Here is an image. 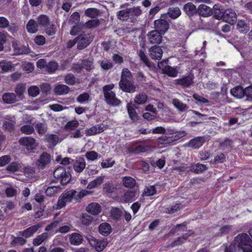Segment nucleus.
<instances>
[{
  "label": "nucleus",
  "mask_w": 252,
  "mask_h": 252,
  "mask_svg": "<svg viewBox=\"0 0 252 252\" xmlns=\"http://www.w3.org/2000/svg\"><path fill=\"white\" fill-rule=\"evenodd\" d=\"M104 130V126L101 125H96L92 127L87 129L86 134L87 136L95 135L99 133Z\"/></svg>",
  "instance_id": "nucleus-24"
},
{
  "label": "nucleus",
  "mask_w": 252,
  "mask_h": 252,
  "mask_svg": "<svg viewBox=\"0 0 252 252\" xmlns=\"http://www.w3.org/2000/svg\"><path fill=\"white\" fill-rule=\"evenodd\" d=\"M222 15L218 16V19L222 18L225 22L233 25L237 20V15L235 11L232 9H227L223 12Z\"/></svg>",
  "instance_id": "nucleus-8"
},
{
  "label": "nucleus",
  "mask_w": 252,
  "mask_h": 252,
  "mask_svg": "<svg viewBox=\"0 0 252 252\" xmlns=\"http://www.w3.org/2000/svg\"><path fill=\"white\" fill-rule=\"evenodd\" d=\"M21 131L24 134H31L34 131V128L31 125H24L21 127Z\"/></svg>",
  "instance_id": "nucleus-56"
},
{
  "label": "nucleus",
  "mask_w": 252,
  "mask_h": 252,
  "mask_svg": "<svg viewBox=\"0 0 252 252\" xmlns=\"http://www.w3.org/2000/svg\"><path fill=\"white\" fill-rule=\"evenodd\" d=\"M28 94L31 96L35 97L39 94V89L36 86H31L28 89Z\"/></svg>",
  "instance_id": "nucleus-60"
},
{
  "label": "nucleus",
  "mask_w": 252,
  "mask_h": 252,
  "mask_svg": "<svg viewBox=\"0 0 252 252\" xmlns=\"http://www.w3.org/2000/svg\"><path fill=\"white\" fill-rule=\"evenodd\" d=\"M51 156L47 153H42L36 162V165L38 169H44L50 162Z\"/></svg>",
  "instance_id": "nucleus-13"
},
{
  "label": "nucleus",
  "mask_w": 252,
  "mask_h": 252,
  "mask_svg": "<svg viewBox=\"0 0 252 252\" xmlns=\"http://www.w3.org/2000/svg\"><path fill=\"white\" fill-rule=\"evenodd\" d=\"M252 241L246 233L238 235L234 240V245L226 248L225 252H252Z\"/></svg>",
  "instance_id": "nucleus-1"
},
{
  "label": "nucleus",
  "mask_w": 252,
  "mask_h": 252,
  "mask_svg": "<svg viewBox=\"0 0 252 252\" xmlns=\"http://www.w3.org/2000/svg\"><path fill=\"white\" fill-rule=\"evenodd\" d=\"M15 92L17 96L20 99H23L24 98V93L25 92V87L22 84H18L15 89Z\"/></svg>",
  "instance_id": "nucleus-47"
},
{
  "label": "nucleus",
  "mask_w": 252,
  "mask_h": 252,
  "mask_svg": "<svg viewBox=\"0 0 252 252\" xmlns=\"http://www.w3.org/2000/svg\"><path fill=\"white\" fill-rule=\"evenodd\" d=\"M162 35L163 34L154 30L148 32V39L151 44H159L162 40Z\"/></svg>",
  "instance_id": "nucleus-10"
},
{
  "label": "nucleus",
  "mask_w": 252,
  "mask_h": 252,
  "mask_svg": "<svg viewBox=\"0 0 252 252\" xmlns=\"http://www.w3.org/2000/svg\"><path fill=\"white\" fill-rule=\"evenodd\" d=\"M180 136L176 133L170 134L169 136L162 135L158 138V141L160 144H170L172 142L179 139Z\"/></svg>",
  "instance_id": "nucleus-15"
},
{
  "label": "nucleus",
  "mask_w": 252,
  "mask_h": 252,
  "mask_svg": "<svg viewBox=\"0 0 252 252\" xmlns=\"http://www.w3.org/2000/svg\"><path fill=\"white\" fill-rule=\"evenodd\" d=\"M77 48L78 50H82L86 48L92 42L90 36L86 34H81L76 37Z\"/></svg>",
  "instance_id": "nucleus-9"
},
{
  "label": "nucleus",
  "mask_w": 252,
  "mask_h": 252,
  "mask_svg": "<svg viewBox=\"0 0 252 252\" xmlns=\"http://www.w3.org/2000/svg\"><path fill=\"white\" fill-rule=\"evenodd\" d=\"M82 67L87 70H91L94 68L93 62L88 60H84L82 62Z\"/></svg>",
  "instance_id": "nucleus-63"
},
{
  "label": "nucleus",
  "mask_w": 252,
  "mask_h": 252,
  "mask_svg": "<svg viewBox=\"0 0 252 252\" xmlns=\"http://www.w3.org/2000/svg\"><path fill=\"white\" fill-rule=\"evenodd\" d=\"M76 193L77 191L76 190H70L66 191L62 194L63 197V199L65 200L66 203H67L71 202L73 199L75 200Z\"/></svg>",
  "instance_id": "nucleus-32"
},
{
  "label": "nucleus",
  "mask_w": 252,
  "mask_h": 252,
  "mask_svg": "<svg viewBox=\"0 0 252 252\" xmlns=\"http://www.w3.org/2000/svg\"><path fill=\"white\" fill-rule=\"evenodd\" d=\"M90 96L88 93H84L78 95L76 100L80 103H86L90 100Z\"/></svg>",
  "instance_id": "nucleus-51"
},
{
  "label": "nucleus",
  "mask_w": 252,
  "mask_h": 252,
  "mask_svg": "<svg viewBox=\"0 0 252 252\" xmlns=\"http://www.w3.org/2000/svg\"><path fill=\"white\" fill-rule=\"evenodd\" d=\"M104 179V176L97 177L96 179L89 183L87 186V188L88 189H91L99 187L103 183Z\"/></svg>",
  "instance_id": "nucleus-27"
},
{
  "label": "nucleus",
  "mask_w": 252,
  "mask_h": 252,
  "mask_svg": "<svg viewBox=\"0 0 252 252\" xmlns=\"http://www.w3.org/2000/svg\"><path fill=\"white\" fill-rule=\"evenodd\" d=\"M111 231V225L106 222L101 223L99 227L100 233L104 236L108 235Z\"/></svg>",
  "instance_id": "nucleus-36"
},
{
  "label": "nucleus",
  "mask_w": 252,
  "mask_h": 252,
  "mask_svg": "<svg viewBox=\"0 0 252 252\" xmlns=\"http://www.w3.org/2000/svg\"><path fill=\"white\" fill-rule=\"evenodd\" d=\"M14 54L16 55L27 54L29 53L28 49L24 46L14 42L12 44Z\"/></svg>",
  "instance_id": "nucleus-22"
},
{
  "label": "nucleus",
  "mask_w": 252,
  "mask_h": 252,
  "mask_svg": "<svg viewBox=\"0 0 252 252\" xmlns=\"http://www.w3.org/2000/svg\"><path fill=\"white\" fill-rule=\"evenodd\" d=\"M48 236V233L46 232L38 235L33 240V244L36 246L40 245L42 242L47 240Z\"/></svg>",
  "instance_id": "nucleus-40"
},
{
  "label": "nucleus",
  "mask_w": 252,
  "mask_h": 252,
  "mask_svg": "<svg viewBox=\"0 0 252 252\" xmlns=\"http://www.w3.org/2000/svg\"><path fill=\"white\" fill-rule=\"evenodd\" d=\"M41 226V225L40 224H36L26 229L24 231H20L19 234L20 235L26 238L30 237L32 236Z\"/></svg>",
  "instance_id": "nucleus-16"
},
{
  "label": "nucleus",
  "mask_w": 252,
  "mask_h": 252,
  "mask_svg": "<svg viewBox=\"0 0 252 252\" xmlns=\"http://www.w3.org/2000/svg\"><path fill=\"white\" fill-rule=\"evenodd\" d=\"M80 21V15L77 12H74L69 18L68 23L71 25H78Z\"/></svg>",
  "instance_id": "nucleus-49"
},
{
  "label": "nucleus",
  "mask_w": 252,
  "mask_h": 252,
  "mask_svg": "<svg viewBox=\"0 0 252 252\" xmlns=\"http://www.w3.org/2000/svg\"><path fill=\"white\" fill-rule=\"evenodd\" d=\"M83 238L81 235L77 233H73L69 236L70 243L73 245H79L82 243Z\"/></svg>",
  "instance_id": "nucleus-26"
},
{
  "label": "nucleus",
  "mask_w": 252,
  "mask_h": 252,
  "mask_svg": "<svg viewBox=\"0 0 252 252\" xmlns=\"http://www.w3.org/2000/svg\"><path fill=\"white\" fill-rule=\"evenodd\" d=\"M154 30L164 34L169 28V20L159 19L154 21Z\"/></svg>",
  "instance_id": "nucleus-7"
},
{
  "label": "nucleus",
  "mask_w": 252,
  "mask_h": 252,
  "mask_svg": "<svg viewBox=\"0 0 252 252\" xmlns=\"http://www.w3.org/2000/svg\"><path fill=\"white\" fill-rule=\"evenodd\" d=\"M69 91V88L67 86L63 84L57 85L54 89L55 93L58 95L67 94Z\"/></svg>",
  "instance_id": "nucleus-25"
},
{
  "label": "nucleus",
  "mask_w": 252,
  "mask_h": 252,
  "mask_svg": "<svg viewBox=\"0 0 252 252\" xmlns=\"http://www.w3.org/2000/svg\"><path fill=\"white\" fill-rule=\"evenodd\" d=\"M119 86L124 92L126 93H133L136 91L131 73L127 68H124L122 70Z\"/></svg>",
  "instance_id": "nucleus-2"
},
{
  "label": "nucleus",
  "mask_w": 252,
  "mask_h": 252,
  "mask_svg": "<svg viewBox=\"0 0 252 252\" xmlns=\"http://www.w3.org/2000/svg\"><path fill=\"white\" fill-rule=\"evenodd\" d=\"M207 169L206 166L203 164L197 163L192 166L191 170L196 173H201Z\"/></svg>",
  "instance_id": "nucleus-54"
},
{
  "label": "nucleus",
  "mask_w": 252,
  "mask_h": 252,
  "mask_svg": "<svg viewBox=\"0 0 252 252\" xmlns=\"http://www.w3.org/2000/svg\"><path fill=\"white\" fill-rule=\"evenodd\" d=\"M136 195V192L132 190L126 191L121 197V200L123 202H128L131 201Z\"/></svg>",
  "instance_id": "nucleus-37"
},
{
  "label": "nucleus",
  "mask_w": 252,
  "mask_h": 252,
  "mask_svg": "<svg viewBox=\"0 0 252 252\" xmlns=\"http://www.w3.org/2000/svg\"><path fill=\"white\" fill-rule=\"evenodd\" d=\"M45 140L50 144L55 146L59 142V138L57 135L53 134H47L44 138Z\"/></svg>",
  "instance_id": "nucleus-39"
},
{
  "label": "nucleus",
  "mask_w": 252,
  "mask_h": 252,
  "mask_svg": "<svg viewBox=\"0 0 252 252\" xmlns=\"http://www.w3.org/2000/svg\"><path fill=\"white\" fill-rule=\"evenodd\" d=\"M193 75L189 74L187 76L174 80V84L176 85H180L184 88H189L193 83Z\"/></svg>",
  "instance_id": "nucleus-11"
},
{
  "label": "nucleus",
  "mask_w": 252,
  "mask_h": 252,
  "mask_svg": "<svg viewBox=\"0 0 252 252\" xmlns=\"http://www.w3.org/2000/svg\"><path fill=\"white\" fill-rule=\"evenodd\" d=\"M54 176L63 185H66L71 180V174L63 167H58L54 172Z\"/></svg>",
  "instance_id": "nucleus-5"
},
{
  "label": "nucleus",
  "mask_w": 252,
  "mask_h": 252,
  "mask_svg": "<svg viewBox=\"0 0 252 252\" xmlns=\"http://www.w3.org/2000/svg\"><path fill=\"white\" fill-rule=\"evenodd\" d=\"M75 77L71 73H68L64 76V82L68 85H74L75 84Z\"/></svg>",
  "instance_id": "nucleus-53"
},
{
  "label": "nucleus",
  "mask_w": 252,
  "mask_h": 252,
  "mask_svg": "<svg viewBox=\"0 0 252 252\" xmlns=\"http://www.w3.org/2000/svg\"><path fill=\"white\" fill-rule=\"evenodd\" d=\"M128 113L130 119L133 122H136L138 120V116L135 109L131 103H127L126 105Z\"/></svg>",
  "instance_id": "nucleus-33"
},
{
  "label": "nucleus",
  "mask_w": 252,
  "mask_h": 252,
  "mask_svg": "<svg viewBox=\"0 0 252 252\" xmlns=\"http://www.w3.org/2000/svg\"><path fill=\"white\" fill-rule=\"evenodd\" d=\"M59 67L58 63L55 61H51L47 63L45 70L49 73H54Z\"/></svg>",
  "instance_id": "nucleus-42"
},
{
  "label": "nucleus",
  "mask_w": 252,
  "mask_h": 252,
  "mask_svg": "<svg viewBox=\"0 0 252 252\" xmlns=\"http://www.w3.org/2000/svg\"><path fill=\"white\" fill-rule=\"evenodd\" d=\"M237 29L241 32L246 33L249 31V27L244 21H238L237 24Z\"/></svg>",
  "instance_id": "nucleus-46"
},
{
  "label": "nucleus",
  "mask_w": 252,
  "mask_h": 252,
  "mask_svg": "<svg viewBox=\"0 0 252 252\" xmlns=\"http://www.w3.org/2000/svg\"><path fill=\"white\" fill-rule=\"evenodd\" d=\"M101 208L97 203H91L86 207V211L91 215L96 216L101 212Z\"/></svg>",
  "instance_id": "nucleus-20"
},
{
  "label": "nucleus",
  "mask_w": 252,
  "mask_h": 252,
  "mask_svg": "<svg viewBox=\"0 0 252 252\" xmlns=\"http://www.w3.org/2000/svg\"><path fill=\"white\" fill-rule=\"evenodd\" d=\"M172 104L180 111H186L189 108L188 106L186 104L184 103L177 98H173L172 99Z\"/></svg>",
  "instance_id": "nucleus-31"
},
{
  "label": "nucleus",
  "mask_w": 252,
  "mask_h": 252,
  "mask_svg": "<svg viewBox=\"0 0 252 252\" xmlns=\"http://www.w3.org/2000/svg\"><path fill=\"white\" fill-rule=\"evenodd\" d=\"M23 172L26 177H32L35 172L34 167L28 166L23 168Z\"/></svg>",
  "instance_id": "nucleus-64"
},
{
  "label": "nucleus",
  "mask_w": 252,
  "mask_h": 252,
  "mask_svg": "<svg viewBox=\"0 0 252 252\" xmlns=\"http://www.w3.org/2000/svg\"><path fill=\"white\" fill-rule=\"evenodd\" d=\"M0 66L2 70L4 72L11 70L13 69L14 66L11 62H6L2 61L0 62Z\"/></svg>",
  "instance_id": "nucleus-50"
},
{
  "label": "nucleus",
  "mask_w": 252,
  "mask_h": 252,
  "mask_svg": "<svg viewBox=\"0 0 252 252\" xmlns=\"http://www.w3.org/2000/svg\"><path fill=\"white\" fill-rule=\"evenodd\" d=\"M149 56L153 59L160 60L162 56L163 51L158 46H153L149 49Z\"/></svg>",
  "instance_id": "nucleus-14"
},
{
  "label": "nucleus",
  "mask_w": 252,
  "mask_h": 252,
  "mask_svg": "<svg viewBox=\"0 0 252 252\" xmlns=\"http://www.w3.org/2000/svg\"><path fill=\"white\" fill-rule=\"evenodd\" d=\"M199 15L206 17L212 15V9L205 4H200L197 8V13Z\"/></svg>",
  "instance_id": "nucleus-23"
},
{
  "label": "nucleus",
  "mask_w": 252,
  "mask_h": 252,
  "mask_svg": "<svg viewBox=\"0 0 252 252\" xmlns=\"http://www.w3.org/2000/svg\"><path fill=\"white\" fill-rule=\"evenodd\" d=\"M86 162L85 159L82 157H77L73 161V168L74 170L78 172L81 173L85 168Z\"/></svg>",
  "instance_id": "nucleus-17"
},
{
  "label": "nucleus",
  "mask_w": 252,
  "mask_h": 252,
  "mask_svg": "<svg viewBox=\"0 0 252 252\" xmlns=\"http://www.w3.org/2000/svg\"><path fill=\"white\" fill-rule=\"evenodd\" d=\"M123 183L126 188L132 189L135 186L136 181L131 177L126 176L123 178Z\"/></svg>",
  "instance_id": "nucleus-35"
},
{
  "label": "nucleus",
  "mask_w": 252,
  "mask_h": 252,
  "mask_svg": "<svg viewBox=\"0 0 252 252\" xmlns=\"http://www.w3.org/2000/svg\"><path fill=\"white\" fill-rule=\"evenodd\" d=\"M38 27L37 22L33 19H31L26 25V29L29 32L34 33L37 32Z\"/></svg>",
  "instance_id": "nucleus-28"
},
{
  "label": "nucleus",
  "mask_w": 252,
  "mask_h": 252,
  "mask_svg": "<svg viewBox=\"0 0 252 252\" xmlns=\"http://www.w3.org/2000/svg\"><path fill=\"white\" fill-rule=\"evenodd\" d=\"M86 171L89 176H93L97 174L98 170L95 165H89L86 168Z\"/></svg>",
  "instance_id": "nucleus-62"
},
{
  "label": "nucleus",
  "mask_w": 252,
  "mask_h": 252,
  "mask_svg": "<svg viewBox=\"0 0 252 252\" xmlns=\"http://www.w3.org/2000/svg\"><path fill=\"white\" fill-rule=\"evenodd\" d=\"M61 188L59 186H51L48 187L46 191V194L48 196L55 195L57 193L60 191Z\"/></svg>",
  "instance_id": "nucleus-44"
},
{
  "label": "nucleus",
  "mask_w": 252,
  "mask_h": 252,
  "mask_svg": "<svg viewBox=\"0 0 252 252\" xmlns=\"http://www.w3.org/2000/svg\"><path fill=\"white\" fill-rule=\"evenodd\" d=\"M182 207V206L181 204H176L174 205H171L166 208V212L169 214L174 213L176 212H177Z\"/></svg>",
  "instance_id": "nucleus-57"
},
{
  "label": "nucleus",
  "mask_w": 252,
  "mask_h": 252,
  "mask_svg": "<svg viewBox=\"0 0 252 252\" xmlns=\"http://www.w3.org/2000/svg\"><path fill=\"white\" fill-rule=\"evenodd\" d=\"M39 27H46L50 24L49 18L46 15H40L37 18Z\"/></svg>",
  "instance_id": "nucleus-34"
},
{
  "label": "nucleus",
  "mask_w": 252,
  "mask_h": 252,
  "mask_svg": "<svg viewBox=\"0 0 252 252\" xmlns=\"http://www.w3.org/2000/svg\"><path fill=\"white\" fill-rule=\"evenodd\" d=\"M2 99L6 104H13L17 101L16 95L13 93H5L3 94Z\"/></svg>",
  "instance_id": "nucleus-21"
},
{
  "label": "nucleus",
  "mask_w": 252,
  "mask_h": 252,
  "mask_svg": "<svg viewBox=\"0 0 252 252\" xmlns=\"http://www.w3.org/2000/svg\"><path fill=\"white\" fill-rule=\"evenodd\" d=\"M100 65L101 67L104 70H108L113 67V63L106 59L100 61Z\"/></svg>",
  "instance_id": "nucleus-61"
},
{
  "label": "nucleus",
  "mask_w": 252,
  "mask_h": 252,
  "mask_svg": "<svg viewBox=\"0 0 252 252\" xmlns=\"http://www.w3.org/2000/svg\"><path fill=\"white\" fill-rule=\"evenodd\" d=\"M156 189L154 186H151L149 187H147L145 189L142 194L143 196H151L156 193Z\"/></svg>",
  "instance_id": "nucleus-55"
},
{
  "label": "nucleus",
  "mask_w": 252,
  "mask_h": 252,
  "mask_svg": "<svg viewBox=\"0 0 252 252\" xmlns=\"http://www.w3.org/2000/svg\"><path fill=\"white\" fill-rule=\"evenodd\" d=\"M148 100V96L144 92L140 93L136 95L134 98V102L137 105H142L145 104Z\"/></svg>",
  "instance_id": "nucleus-30"
},
{
  "label": "nucleus",
  "mask_w": 252,
  "mask_h": 252,
  "mask_svg": "<svg viewBox=\"0 0 252 252\" xmlns=\"http://www.w3.org/2000/svg\"><path fill=\"white\" fill-rule=\"evenodd\" d=\"M85 15L92 17L94 18L96 17L98 14V11L95 8H90L85 10Z\"/></svg>",
  "instance_id": "nucleus-59"
},
{
  "label": "nucleus",
  "mask_w": 252,
  "mask_h": 252,
  "mask_svg": "<svg viewBox=\"0 0 252 252\" xmlns=\"http://www.w3.org/2000/svg\"><path fill=\"white\" fill-rule=\"evenodd\" d=\"M205 142V137H196L189 141L188 143V146L193 148H198L200 147Z\"/></svg>",
  "instance_id": "nucleus-18"
},
{
  "label": "nucleus",
  "mask_w": 252,
  "mask_h": 252,
  "mask_svg": "<svg viewBox=\"0 0 252 252\" xmlns=\"http://www.w3.org/2000/svg\"><path fill=\"white\" fill-rule=\"evenodd\" d=\"M127 9L129 16L130 18L138 17L142 13V11L139 7H133Z\"/></svg>",
  "instance_id": "nucleus-41"
},
{
  "label": "nucleus",
  "mask_w": 252,
  "mask_h": 252,
  "mask_svg": "<svg viewBox=\"0 0 252 252\" xmlns=\"http://www.w3.org/2000/svg\"><path fill=\"white\" fill-rule=\"evenodd\" d=\"M19 143L20 145L25 147L30 152L35 150L38 146V143L36 140L30 136H26L21 138L19 140Z\"/></svg>",
  "instance_id": "nucleus-6"
},
{
  "label": "nucleus",
  "mask_w": 252,
  "mask_h": 252,
  "mask_svg": "<svg viewBox=\"0 0 252 252\" xmlns=\"http://www.w3.org/2000/svg\"><path fill=\"white\" fill-rule=\"evenodd\" d=\"M91 245L94 247L98 252H101L107 246V241L104 240L97 239L95 238L92 237L89 239Z\"/></svg>",
  "instance_id": "nucleus-12"
},
{
  "label": "nucleus",
  "mask_w": 252,
  "mask_h": 252,
  "mask_svg": "<svg viewBox=\"0 0 252 252\" xmlns=\"http://www.w3.org/2000/svg\"><path fill=\"white\" fill-rule=\"evenodd\" d=\"M15 124V122L14 121L8 120L4 122L3 124V127L8 131H11L14 129Z\"/></svg>",
  "instance_id": "nucleus-58"
},
{
  "label": "nucleus",
  "mask_w": 252,
  "mask_h": 252,
  "mask_svg": "<svg viewBox=\"0 0 252 252\" xmlns=\"http://www.w3.org/2000/svg\"><path fill=\"white\" fill-rule=\"evenodd\" d=\"M163 71L165 74H166L168 76L172 77H175L177 75V70L176 68H173L170 66H166L163 69Z\"/></svg>",
  "instance_id": "nucleus-43"
},
{
  "label": "nucleus",
  "mask_w": 252,
  "mask_h": 252,
  "mask_svg": "<svg viewBox=\"0 0 252 252\" xmlns=\"http://www.w3.org/2000/svg\"><path fill=\"white\" fill-rule=\"evenodd\" d=\"M114 87L113 84L106 85L103 87V91L107 103L113 106H119L122 102L116 97L115 94L111 91Z\"/></svg>",
  "instance_id": "nucleus-3"
},
{
  "label": "nucleus",
  "mask_w": 252,
  "mask_h": 252,
  "mask_svg": "<svg viewBox=\"0 0 252 252\" xmlns=\"http://www.w3.org/2000/svg\"><path fill=\"white\" fill-rule=\"evenodd\" d=\"M230 93L234 97L241 98L245 95V89L240 86H237L231 89Z\"/></svg>",
  "instance_id": "nucleus-29"
},
{
  "label": "nucleus",
  "mask_w": 252,
  "mask_h": 252,
  "mask_svg": "<svg viewBox=\"0 0 252 252\" xmlns=\"http://www.w3.org/2000/svg\"><path fill=\"white\" fill-rule=\"evenodd\" d=\"M167 15L171 19H175L181 14V11L179 7H172L168 9Z\"/></svg>",
  "instance_id": "nucleus-38"
},
{
  "label": "nucleus",
  "mask_w": 252,
  "mask_h": 252,
  "mask_svg": "<svg viewBox=\"0 0 252 252\" xmlns=\"http://www.w3.org/2000/svg\"><path fill=\"white\" fill-rule=\"evenodd\" d=\"M150 146L147 141H140L131 144L128 146L127 150L129 153L139 154L148 151Z\"/></svg>",
  "instance_id": "nucleus-4"
},
{
  "label": "nucleus",
  "mask_w": 252,
  "mask_h": 252,
  "mask_svg": "<svg viewBox=\"0 0 252 252\" xmlns=\"http://www.w3.org/2000/svg\"><path fill=\"white\" fill-rule=\"evenodd\" d=\"M78 126V122L77 120H73L67 122L64 126V128L66 131H72L77 128Z\"/></svg>",
  "instance_id": "nucleus-48"
},
{
  "label": "nucleus",
  "mask_w": 252,
  "mask_h": 252,
  "mask_svg": "<svg viewBox=\"0 0 252 252\" xmlns=\"http://www.w3.org/2000/svg\"><path fill=\"white\" fill-rule=\"evenodd\" d=\"M183 10L189 17H192L197 13V8L196 6L191 2L185 4Z\"/></svg>",
  "instance_id": "nucleus-19"
},
{
  "label": "nucleus",
  "mask_w": 252,
  "mask_h": 252,
  "mask_svg": "<svg viewBox=\"0 0 252 252\" xmlns=\"http://www.w3.org/2000/svg\"><path fill=\"white\" fill-rule=\"evenodd\" d=\"M35 128L40 135H43L47 131V126L46 123H38L36 125Z\"/></svg>",
  "instance_id": "nucleus-45"
},
{
  "label": "nucleus",
  "mask_w": 252,
  "mask_h": 252,
  "mask_svg": "<svg viewBox=\"0 0 252 252\" xmlns=\"http://www.w3.org/2000/svg\"><path fill=\"white\" fill-rule=\"evenodd\" d=\"M92 191L87 190L86 189H82L79 192L76 194L75 200L76 201H80V200L84 197L91 195L92 194Z\"/></svg>",
  "instance_id": "nucleus-52"
}]
</instances>
